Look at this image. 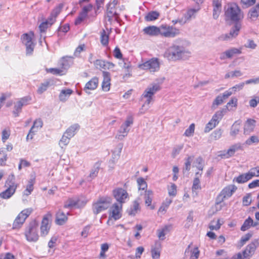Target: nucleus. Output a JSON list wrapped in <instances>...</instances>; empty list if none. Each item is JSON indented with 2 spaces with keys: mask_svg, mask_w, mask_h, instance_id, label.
<instances>
[{
  "mask_svg": "<svg viewBox=\"0 0 259 259\" xmlns=\"http://www.w3.org/2000/svg\"><path fill=\"white\" fill-rule=\"evenodd\" d=\"M190 54L183 47L175 45L168 48L165 53V57L169 60L184 59Z\"/></svg>",
  "mask_w": 259,
  "mask_h": 259,
  "instance_id": "nucleus-1",
  "label": "nucleus"
},
{
  "mask_svg": "<svg viewBox=\"0 0 259 259\" xmlns=\"http://www.w3.org/2000/svg\"><path fill=\"white\" fill-rule=\"evenodd\" d=\"M225 16L226 21L237 22L243 17L241 10L235 3L227 4L225 7Z\"/></svg>",
  "mask_w": 259,
  "mask_h": 259,
  "instance_id": "nucleus-2",
  "label": "nucleus"
},
{
  "mask_svg": "<svg viewBox=\"0 0 259 259\" xmlns=\"http://www.w3.org/2000/svg\"><path fill=\"white\" fill-rule=\"evenodd\" d=\"M111 202L110 197H101L95 201L92 206L93 212L95 214H98L101 212L107 209Z\"/></svg>",
  "mask_w": 259,
  "mask_h": 259,
  "instance_id": "nucleus-3",
  "label": "nucleus"
},
{
  "mask_svg": "<svg viewBox=\"0 0 259 259\" xmlns=\"http://www.w3.org/2000/svg\"><path fill=\"white\" fill-rule=\"evenodd\" d=\"M161 89L159 83H153L150 85L144 91L142 95L143 98H145L144 106L149 105L153 100V96Z\"/></svg>",
  "mask_w": 259,
  "mask_h": 259,
  "instance_id": "nucleus-4",
  "label": "nucleus"
},
{
  "mask_svg": "<svg viewBox=\"0 0 259 259\" xmlns=\"http://www.w3.org/2000/svg\"><path fill=\"white\" fill-rule=\"evenodd\" d=\"M38 223L36 221L31 222L27 227L25 235L28 241L35 242L38 239L37 233Z\"/></svg>",
  "mask_w": 259,
  "mask_h": 259,
  "instance_id": "nucleus-5",
  "label": "nucleus"
},
{
  "mask_svg": "<svg viewBox=\"0 0 259 259\" xmlns=\"http://www.w3.org/2000/svg\"><path fill=\"white\" fill-rule=\"evenodd\" d=\"M10 176L8 180L6 182V185L8 186L7 189L0 193V197L3 199L10 198L15 192L17 187V185L15 182V177L13 175L11 176V180Z\"/></svg>",
  "mask_w": 259,
  "mask_h": 259,
  "instance_id": "nucleus-6",
  "label": "nucleus"
},
{
  "mask_svg": "<svg viewBox=\"0 0 259 259\" xmlns=\"http://www.w3.org/2000/svg\"><path fill=\"white\" fill-rule=\"evenodd\" d=\"M159 35L170 38L175 37L180 33L179 29L167 24H162L159 26Z\"/></svg>",
  "mask_w": 259,
  "mask_h": 259,
  "instance_id": "nucleus-7",
  "label": "nucleus"
},
{
  "mask_svg": "<svg viewBox=\"0 0 259 259\" xmlns=\"http://www.w3.org/2000/svg\"><path fill=\"white\" fill-rule=\"evenodd\" d=\"M133 123V118L132 116H128L124 123H123L118 131L115 138L119 140H122L126 137L129 131V127Z\"/></svg>",
  "mask_w": 259,
  "mask_h": 259,
  "instance_id": "nucleus-8",
  "label": "nucleus"
},
{
  "mask_svg": "<svg viewBox=\"0 0 259 259\" xmlns=\"http://www.w3.org/2000/svg\"><path fill=\"white\" fill-rule=\"evenodd\" d=\"M226 108H224L217 111L214 114L211 119L205 126L204 129V132L205 133L209 132L211 130L215 127V126L219 123L220 120L222 118L224 113L226 112Z\"/></svg>",
  "mask_w": 259,
  "mask_h": 259,
  "instance_id": "nucleus-9",
  "label": "nucleus"
},
{
  "mask_svg": "<svg viewBox=\"0 0 259 259\" xmlns=\"http://www.w3.org/2000/svg\"><path fill=\"white\" fill-rule=\"evenodd\" d=\"M237 189V187L234 185H230L225 187L218 196L216 203H220L225 199L229 198L236 191Z\"/></svg>",
  "mask_w": 259,
  "mask_h": 259,
  "instance_id": "nucleus-10",
  "label": "nucleus"
},
{
  "mask_svg": "<svg viewBox=\"0 0 259 259\" xmlns=\"http://www.w3.org/2000/svg\"><path fill=\"white\" fill-rule=\"evenodd\" d=\"M33 209L32 208H28L23 210L19 213L15 219L13 224V229H19L21 227L22 225L25 222L26 219L32 212Z\"/></svg>",
  "mask_w": 259,
  "mask_h": 259,
  "instance_id": "nucleus-11",
  "label": "nucleus"
},
{
  "mask_svg": "<svg viewBox=\"0 0 259 259\" xmlns=\"http://www.w3.org/2000/svg\"><path fill=\"white\" fill-rule=\"evenodd\" d=\"M52 214L48 212L45 214L41 221L40 226V234L42 236L47 235L51 228Z\"/></svg>",
  "mask_w": 259,
  "mask_h": 259,
  "instance_id": "nucleus-12",
  "label": "nucleus"
},
{
  "mask_svg": "<svg viewBox=\"0 0 259 259\" xmlns=\"http://www.w3.org/2000/svg\"><path fill=\"white\" fill-rule=\"evenodd\" d=\"M113 195L118 203L123 204L125 202L128 197V193L126 190L121 188H117L113 190Z\"/></svg>",
  "mask_w": 259,
  "mask_h": 259,
  "instance_id": "nucleus-13",
  "label": "nucleus"
},
{
  "mask_svg": "<svg viewBox=\"0 0 259 259\" xmlns=\"http://www.w3.org/2000/svg\"><path fill=\"white\" fill-rule=\"evenodd\" d=\"M33 35V33L30 34L25 33L22 36L23 43L25 44L26 48L27 54H31L34 49V44L32 41V37Z\"/></svg>",
  "mask_w": 259,
  "mask_h": 259,
  "instance_id": "nucleus-14",
  "label": "nucleus"
},
{
  "mask_svg": "<svg viewBox=\"0 0 259 259\" xmlns=\"http://www.w3.org/2000/svg\"><path fill=\"white\" fill-rule=\"evenodd\" d=\"M258 246L257 240H254L249 244L243 251V254L245 257L250 258L254 253L255 251Z\"/></svg>",
  "mask_w": 259,
  "mask_h": 259,
  "instance_id": "nucleus-15",
  "label": "nucleus"
},
{
  "mask_svg": "<svg viewBox=\"0 0 259 259\" xmlns=\"http://www.w3.org/2000/svg\"><path fill=\"white\" fill-rule=\"evenodd\" d=\"M103 80L102 82V88L103 91L108 92L110 89L111 77L108 72L103 71Z\"/></svg>",
  "mask_w": 259,
  "mask_h": 259,
  "instance_id": "nucleus-16",
  "label": "nucleus"
},
{
  "mask_svg": "<svg viewBox=\"0 0 259 259\" xmlns=\"http://www.w3.org/2000/svg\"><path fill=\"white\" fill-rule=\"evenodd\" d=\"M243 150V145L240 143H236L232 145L227 150V153L224 155L225 158H228L233 156L235 153L239 150Z\"/></svg>",
  "mask_w": 259,
  "mask_h": 259,
  "instance_id": "nucleus-17",
  "label": "nucleus"
},
{
  "mask_svg": "<svg viewBox=\"0 0 259 259\" xmlns=\"http://www.w3.org/2000/svg\"><path fill=\"white\" fill-rule=\"evenodd\" d=\"M122 204L114 203L111 208V216L115 220L120 218V211L121 210Z\"/></svg>",
  "mask_w": 259,
  "mask_h": 259,
  "instance_id": "nucleus-18",
  "label": "nucleus"
},
{
  "mask_svg": "<svg viewBox=\"0 0 259 259\" xmlns=\"http://www.w3.org/2000/svg\"><path fill=\"white\" fill-rule=\"evenodd\" d=\"M69 213L68 212L66 214L61 210H59L56 215V223L58 225H64L68 220L67 215Z\"/></svg>",
  "mask_w": 259,
  "mask_h": 259,
  "instance_id": "nucleus-19",
  "label": "nucleus"
},
{
  "mask_svg": "<svg viewBox=\"0 0 259 259\" xmlns=\"http://www.w3.org/2000/svg\"><path fill=\"white\" fill-rule=\"evenodd\" d=\"M159 27L156 26H149L144 28V34L151 36L159 35Z\"/></svg>",
  "mask_w": 259,
  "mask_h": 259,
  "instance_id": "nucleus-20",
  "label": "nucleus"
},
{
  "mask_svg": "<svg viewBox=\"0 0 259 259\" xmlns=\"http://www.w3.org/2000/svg\"><path fill=\"white\" fill-rule=\"evenodd\" d=\"M53 84V80L52 79H47L45 80L38 86L37 92L39 94H41L47 90L48 88Z\"/></svg>",
  "mask_w": 259,
  "mask_h": 259,
  "instance_id": "nucleus-21",
  "label": "nucleus"
},
{
  "mask_svg": "<svg viewBox=\"0 0 259 259\" xmlns=\"http://www.w3.org/2000/svg\"><path fill=\"white\" fill-rule=\"evenodd\" d=\"M98 83V78L94 77L87 82L83 90L86 92H87L88 90H94L97 89Z\"/></svg>",
  "mask_w": 259,
  "mask_h": 259,
  "instance_id": "nucleus-22",
  "label": "nucleus"
},
{
  "mask_svg": "<svg viewBox=\"0 0 259 259\" xmlns=\"http://www.w3.org/2000/svg\"><path fill=\"white\" fill-rule=\"evenodd\" d=\"M255 120L252 119H248L244 126V133L248 135L253 132L255 126Z\"/></svg>",
  "mask_w": 259,
  "mask_h": 259,
  "instance_id": "nucleus-23",
  "label": "nucleus"
},
{
  "mask_svg": "<svg viewBox=\"0 0 259 259\" xmlns=\"http://www.w3.org/2000/svg\"><path fill=\"white\" fill-rule=\"evenodd\" d=\"M171 228V225H166L157 230V235L160 240H163L165 235L169 232Z\"/></svg>",
  "mask_w": 259,
  "mask_h": 259,
  "instance_id": "nucleus-24",
  "label": "nucleus"
},
{
  "mask_svg": "<svg viewBox=\"0 0 259 259\" xmlns=\"http://www.w3.org/2000/svg\"><path fill=\"white\" fill-rule=\"evenodd\" d=\"M241 53V49H237L235 48H231L225 51L222 55L221 58H224L225 57L230 58L235 55Z\"/></svg>",
  "mask_w": 259,
  "mask_h": 259,
  "instance_id": "nucleus-25",
  "label": "nucleus"
},
{
  "mask_svg": "<svg viewBox=\"0 0 259 259\" xmlns=\"http://www.w3.org/2000/svg\"><path fill=\"white\" fill-rule=\"evenodd\" d=\"M213 17L214 19H217L221 13L222 5L219 0L213 1Z\"/></svg>",
  "mask_w": 259,
  "mask_h": 259,
  "instance_id": "nucleus-26",
  "label": "nucleus"
},
{
  "mask_svg": "<svg viewBox=\"0 0 259 259\" xmlns=\"http://www.w3.org/2000/svg\"><path fill=\"white\" fill-rule=\"evenodd\" d=\"M140 204L137 200H135L131 207L127 209V213L128 215L134 216L140 210Z\"/></svg>",
  "mask_w": 259,
  "mask_h": 259,
  "instance_id": "nucleus-27",
  "label": "nucleus"
},
{
  "mask_svg": "<svg viewBox=\"0 0 259 259\" xmlns=\"http://www.w3.org/2000/svg\"><path fill=\"white\" fill-rule=\"evenodd\" d=\"M107 17L109 21H111L113 17H115V19H117L118 14L116 13L115 10V7L113 6H110V5H107V12H106Z\"/></svg>",
  "mask_w": 259,
  "mask_h": 259,
  "instance_id": "nucleus-28",
  "label": "nucleus"
},
{
  "mask_svg": "<svg viewBox=\"0 0 259 259\" xmlns=\"http://www.w3.org/2000/svg\"><path fill=\"white\" fill-rule=\"evenodd\" d=\"M35 183V178L30 179L26 187L25 190L23 192V195L29 196L31 194V192L33 191L34 187L33 185Z\"/></svg>",
  "mask_w": 259,
  "mask_h": 259,
  "instance_id": "nucleus-29",
  "label": "nucleus"
},
{
  "mask_svg": "<svg viewBox=\"0 0 259 259\" xmlns=\"http://www.w3.org/2000/svg\"><path fill=\"white\" fill-rule=\"evenodd\" d=\"M79 128V126L78 124H73L68 127L64 133L71 139L75 135Z\"/></svg>",
  "mask_w": 259,
  "mask_h": 259,
  "instance_id": "nucleus-30",
  "label": "nucleus"
},
{
  "mask_svg": "<svg viewBox=\"0 0 259 259\" xmlns=\"http://www.w3.org/2000/svg\"><path fill=\"white\" fill-rule=\"evenodd\" d=\"M250 180H251V178L249 176L248 172H247L246 173L240 175L239 176L235 178L233 181H235L237 183L239 184H243L247 182L248 181Z\"/></svg>",
  "mask_w": 259,
  "mask_h": 259,
  "instance_id": "nucleus-31",
  "label": "nucleus"
},
{
  "mask_svg": "<svg viewBox=\"0 0 259 259\" xmlns=\"http://www.w3.org/2000/svg\"><path fill=\"white\" fill-rule=\"evenodd\" d=\"M43 125L42 121L41 119L38 118L36 119L33 124V126L30 129V133H35L37 132Z\"/></svg>",
  "mask_w": 259,
  "mask_h": 259,
  "instance_id": "nucleus-32",
  "label": "nucleus"
},
{
  "mask_svg": "<svg viewBox=\"0 0 259 259\" xmlns=\"http://www.w3.org/2000/svg\"><path fill=\"white\" fill-rule=\"evenodd\" d=\"M241 27V24L238 22L236 23L230 31V32L229 33L230 36L233 37V38L236 37L238 35Z\"/></svg>",
  "mask_w": 259,
  "mask_h": 259,
  "instance_id": "nucleus-33",
  "label": "nucleus"
},
{
  "mask_svg": "<svg viewBox=\"0 0 259 259\" xmlns=\"http://www.w3.org/2000/svg\"><path fill=\"white\" fill-rule=\"evenodd\" d=\"M72 93V91L70 89L62 90L59 97L60 100L65 102Z\"/></svg>",
  "mask_w": 259,
  "mask_h": 259,
  "instance_id": "nucleus-34",
  "label": "nucleus"
},
{
  "mask_svg": "<svg viewBox=\"0 0 259 259\" xmlns=\"http://www.w3.org/2000/svg\"><path fill=\"white\" fill-rule=\"evenodd\" d=\"M172 200L170 198H166L162 202L161 206L159 208L158 211L160 212H165L171 203Z\"/></svg>",
  "mask_w": 259,
  "mask_h": 259,
  "instance_id": "nucleus-35",
  "label": "nucleus"
},
{
  "mask_svg": "<svg viewBox=\"0 0 259 259\" xmlns=\"http://www.w3.org/2000/svg\"><path fill=\"white\" fill-rule=\"evenodd\" d=\"M153 196V192L151 190H146L145 192L144 199L145 203L147 206H150L151 204Z\"/></svg>",
  "mask_w": 259,
  "mask_h": 259,
  "instance_id": "nucleus-36",
  "label": "nucleus"
},
{
  "mask_svg": "<svg viewBox=\"0 0 259 259\" xmlns=\"http://www.w3.org/2000/svg\"><path fill=\"white\" fill-rule=\"evenodd\" d=\"M64 207L66 208H77V199L70 198L65 202Z\"/></svg>",
  "mask_w": 259,
  "mask_h": 259,
  "instance_id": "nucleus-37",
  "label": "nucleus"
},
{
  "mask_svg": "<svg viewBox=\"0 0 259 259\" xmlns=\"http://www.w3.org/2000/svg\"><path fill=\"white\" fill-rule=\"evenodd\" d=\"M253 224V220L249 217L247 219L245 220L243 225L241 227L240 230L242 231H245L249 229Z\"/></svg>",
  "mask_w": 259,
  "mask_h": 259,
  "instance_id": "nucleus-38",
  "label": "nucleus"
},
{
  "mask_svg": "<svg viewBox=\"0 0 259 259\" xmlns=\"http://www.w3.org/2000/svg\"><path fill=\"white\" fill-rule=\"evenodd\" d=\"M251 19H256L259 16V4H257L255 7L252 8L249 12Z\"/></svg>",
  "mask_w": 259,
  "mask_h": 259,
  "instance_id": "nucleus-39",
  "label": "nucleus"
},
{
  "mask_svg": "<svg viewBox=\"0 0 259 259\" xmlns=\"http://www.w3.org/2000/svg\"><path fill=\"white\" fill-rule=\"evenodd\" d=\"M109 42V35L105 30L103 29L101 32V43L102 45L106 46Z\"/></svg>",
  "mask_w": 259,
  "mask_h": 259,
  "instance_id": "nucleus-40",
  "label": "nucleus"
},
{
  "mask_svg": "<svg viewBox=\"0 0 259 259\" xmlns=\"http://www.w3.org/2000/svg\"><path fill=\"white\" fill-rule=\"evenodd\" d=\"M23 107V106H22L21 103H20L18 101L15 103L14 110L13 111V114L15 117L19 116L20 113H21L22 111Z\"/></svg>",
  "mask_w": 259,
  "mask_h": 259,
  "instance_id": "nucleus-41",
  "label": "nucleus"
},
{
  "mask_svg": "<svg viewBox=\"0 0 259 259\" xmlns=\"http://www.w3.org/2000/svg\"><path fill=\"white\" fill-rule=\"evenodd\" d=\"M248 172L251 179L254 177H259V165L250 168Z\"/></svg>",
  "mask_w": 259,
  "mask_h": 259,
  "instance_id": "nucleus-42",
  "label": "nucleus"
},
{
  "mask_svg": "<svg viewBox=\"0 0 259 259\" xmlns=\"http://www.w3.org/2000/svg\"><path fill=\"white\" fill-rule=\"evenodd\" d=\"M70 138L68 137V136H67L65 133L63 134L62 138L60 140L59 145L62 148H63L64 147L67 146L69 143Z\"/></svg>",
  "mask_w": 259,
  "mask_h": 259,
  "instance_id": "nucleus-43",
  "label": "nucleus"
},
{
  "mask_svg": "<svg viewBox=\"0 0 259 259\" xmlns=\"http://www.w3.org/2000/svg\"><path fill=\"white\" fill-rule=\"evenodd\" d=\"M99 170V167L98 166H95L91 170L89 176L88 177V181H91L93 179H95L98 175Z\"/></svg>",
  "mask_w": 259,
  "mask_h": 259,
  "instance_id": "nucleus-44",
  "label": "nucleus"
},
{
  "mask_svg": "<svg viewBox=\"0 0 259 259\" xmlns=\"http://www.w3.org/2000/svg\"><path fill=\"white\" fill-rule=\"evenodd\" d=\"M159 16V14L156 12L153 11L148 13L146 16L145 19L148 21H153L157 19Z\"/></svg>",
  "mask_w": 259,
  "mask_h": 259,
  "instance_id": "nucleus-45",
  "label": "nucleus"
},
{
  "mask_svg": "<svg viewBox=\"0 0 259 259\" xmlns=\"http://www.w3.org/2000/svg\"><path fill=\"white\" fill-rule=\"evenodd\" d=\"M194 159V156H188L187 158H186L185 162V166L183 168L184 170L186 171H189L191 168V164L193 160Z\"/></svg>",
  "mask_w": 259,
  "mask_h": 259,
  "instance_id": "nucleus-46",
  "label": "nucleus"
},
{
  "mask_svg": "<svg viewBox=\"0 0 259 259\" xmlns=\"http://www.w3.org/2000/svg\"><path fill=\"white\" fill-rule=\"evenodd\" d=\"M184 148V144H180L175 146L172 150L171 155L173 157H176L180 154Z\"/></svg>",
  "mask_w": 259,
  "mask_h": 259,
  "instance_id": "nucleus-47",
  "label": "nucleus"
},
{
  "mask_svg": "<svg viewBox=\"0 0 259 259\" xmlns=\"http://www.w3.org/2000/svg\"><path fill=\"white\" fill-rule=\"evenodd\" d=\"M139 190H144L147 188V184L143 178H139L137 180Z\"/></svg>",
  "mask_w": 259,
  "mask_h": 259,
  "instance_id": "nucleus-48",
  "label": "nucleus"
},
{
  "mask_svg": "<svg viewBox=\"0 0 259 259\" xmlns=\"http://www.w3.org/2000/svg\"><path fill=\"white\" fill-rule=\"evenodd\" d=\"M139 68L148 71L150 72L157 71L159 69L160 66H138Z\"/></svg>",
  "mask_w": 259,
  "mask_h": 259,
  "instance_id": "nucleus-49",
  "label": "nucleus"
},
{
  "mask_svg": "<svg viewBox=\"0 0 259 259\" xmlns=\"http://www.w3.org/2000/svg\"><path fill=\"white\" fill-rule=\"evenodd\" d=\"M243 73L239 70H235L229 72L225 75V78L238 77L242 75Z\"/></svg>",
  "mask_w": 259,
  "mask_h": 259,
  "instance_id": "nucleus-50",
  "label": "nucleus"
},
{
  "mask_svg": "<svg viewBox=\"0 0 259 259\" xmlns=\"http://www.w3.org/2000/svg\"><path fill=\"white\" fill-rule=\"evenodd\" d=\"M222 223H220V220L218 219L217 221H212L209 225V229L211 230H217L219 229L222 225Z\"/></svg>",
  "mask_w": 259,
  "mask_h": 259,
  "instance_id": "nucleus-51",
  "label": "nucleus"
},
{
  "mask_svg": "<svg viewBox=\"0 0 259 259\" xmlns=\"http://www.w3.org/2000/svg\"><path fill=\"white\" fill-rule=\"evenodd\" d=\"M32 98L30 96H27L20 98L18 101L21 103L22 106H25L29 104Z\"/></svg>",
  "mask_w": 259,
  "mask_h": 259,
  "instance_id": "nucleus-52",
  "label": "nucleus"
},
{
  "mask_svg": "<svg viewBox=\"0 0 259 259\" xmlns=\"http://www.w3.org/2000/svg\"><path fill=\"white\" fill-rule=\"evenodd\" d=\"M195 130V124L192 123L189 127L185 131L184 135L186 137H191L193 136Z\"/></svg>",
  "mask_w": 259,
  "mask_h": 259,
  "instance_id": "nucleus-53",
  "label": "nucleus"
},
{
  "mask_svg": "<svg viewBox=\"0 0 259 259\" xmlns=\"http://www.w3.org/2000/svg\"><path fill=\"white\" fill-rule=\"evenodd\" d=\"M73 58L71 56L63 57L60 60V65H67L73 63Z\"/></svg>",
  "mask_w": 259,
  "mask_h": 259,
  "instance_id": "nucleus-54",
  "label": "nucleus"
},
{
  "mask_svg": "<svg viewBox=\"0 0 259 259\" xmlns=\"http://www.w3.org/2000/svg\"><path fill=\"white\" fill-rule=\"evenodd\" d=\"M203 160L201 157H199L197 158L195 160V166L199 170L202 171L203 169Z\"/></svg>",
  "mask_w": 259,
  "mask_h": 259,
  "instance_id": "nucleus-55",
  "label": "nucleus"
},
{
  "mask_svg": "<svg viewBox=\"0 0 259 259\" xmlns=\"http://www.w3.org/2000/svg\"><path fill=\"white\" fill-rule=\"evenodd\" d=\"M168 195L170 196L175 197L177 195V186L175 184H171L168 188Z\"/></svg>",
  "mask_w": 259,
  "mask_h": 259,
  "instance_id": "nucleus-56",
  "label": "nucleus"
},
{
  "mask_svg": "<svg viewBox=\"0 0 259 259\" xmlns=\"http://www.w3.org/2000/svg\"><path fill=\"white\" fill-rule=\"evenodd\" d=\"M11 131L9 128H5L2 132V140L3 142H5L9 138Z\"/></svg>",
  "mask_w": 259,
  "mask_h": 259,
  "instance_id": "nucleus-57",
  "label": "nucleus"
},
{
  "mask_svg": "<svg viewBox=\"0 0 259 259\" xmlns=\"http://www.w3.org/2000/svg\"><path fill=\"white\" fill-rule=\"evenodd\" d=\"M46 70L48 72H50L54 75H62L63 74V70L61 69L51 68L49 69H46Z\"/></svg>",
  "mask_w": 259,
  "mask_h": 259,
  "instance_id": "nucleus-58",
  "label": "nucleus"
},
{
  "mask_svg": "<svg viewBox=\"0 0 259 259\" xmlns=\"http://www.w3.org/2000/svg\"><path fill=\"white\" fill-rule=\"evenodd\" d=\"M240 130L239 125L236 123H234L232 126L230 134L232 136H235L238 134Z\"/></svg>",
  "mask_w": 259,
  "mask_h": 259,
  "instance_id": "nucleus-59",
  "label": "nucleus"
},
{
  "mask_svg": "<svg viewBox=\"0 0 259 259\" xmlns=\"http://www.w3.org/2000/svg\"><path fill=\"white\" fill-rule=\"evenodd\" d=\"M259 142L258 138L256 136H252L250 137L245 141V144L248 145H250L252 143H258Z\"/></svg>",
  "mask_w": 259,
  "mask_h": 259,
  "instance_id": "nucleus-60",
  "label": "nucleus"
},
{
  "mask_svg": "<svg viewBox=\"0 0 259 259\" xmlns=\"http://www.w3.org/2000/svg\"><path fill=\"white\" fill-rule=\"evenodd\" d=\"M192 191H194L198 189H201V186L200 184V180L198 179V178H195L192 185Z\"/></svg>",
  "mask_w": 259,
  "mask_h": 259,
  "instance_id": "nucleus-61",
  "label": "nucleus"
},
{
  "mask_svg": "<svg viewBox=\"0 0 259 259\" xmlns=\"http://www.w3.org/2000/svg\"><path fill=\"white\" fill-rule=\"evenodd\" d=\"M151 254L153 259H159L160 255V251L158 248H152L151 249Z\"/></svg>",
  "mask_w": 259,
  "mask_h": 259,
  "instance_id": "nucleus-62",
  "label": "nucleus"
},
{
  "mask_svg": "<svg viewBox=\"0 0 259 259\" xmlns=\"http://www.w3.org/2000/svg\"><path fill=\"white\" fill-rule=\"evenodd\" d=\"M244 85H245L244 82H241L239 84H236L232 88H231V89L234 94L236 92L239 91L241 90L243 88Z\"/></svg>",
  "mask_w": 259,
  "mask_h": 259,
  "instance_id": "nucleus-63",
  "label": "nucleus"
},
{
  "mask_svg": "<svg viewBox=\"0 0 259 259\" xmlns=\"http://www.w3.org/2000/svg\"><path fill=\"white\" fill-rule=\"evenodd\" d=\"M244 46L247 48L251 49H255L257 47V45L252 39H248L246 44H245Z\"/></svg>",
  "mask_w": 259,
  "mask_h": 259,
  "instance_id": "nucleus-64",
  "label": "nucleus"
}]
</instances>
